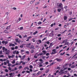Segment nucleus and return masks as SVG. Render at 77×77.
I'll use <instances>...</instances> for the list:
<instances>
[{
  "instance_id": "42",
  "label": "nucleus",
  "mask_w": 77,
  "mask_h": 77,
  "mask_svg": "<svg viewBox=\"0 0 77 77\" xmlns=\"http://www.w3.org/2000/svg\"><path fill=\"white\" fill-rule=\"evenodd\" d=\"M26 47L27 48H30V46L29 45H26Z\"/></svg>"
},
{
  "instance_id": "14",
  "label": "nucleus",
  "mask_w": 77,
  "mask_h": 77,
  "mask_svg": "<svg viewBox=\"0 0 77 77\" xmlns=\"http://www.w3.org/2000/svg\"><path fill=\"white\" fill-rule=\"evenodd\" d=\"M38 32L37 31L33 33V35H36V34H37V33H38Z\"/></svg>"
},
{
  "instance_id": "15",
  "label": "nucleus",
  "mask_w": 77,
  "mask_h": 77,
  "mask_svg": "<svg viewBox=\"0 0 77 77\" xmlns=\"http://www.w3.org/2000/svg\"><path fill=\"white\" fill-rule=\"evenodd\" d=\"M65 54V52H64L63 53H61L60 54V56H63Z\"/></svg>"
},
{
  "instance_id": "62",
  "label": "nucleus",
  "mask_w": 77,
  "mask_h": 77,
  "mask_svg": "<svg viewBox=\"0 0 77 77\" xmlns=\"http://www.w3.org/2000/svg\"><path fill=\"white\" fill-rule=\"evenodd\" d=\"M46 44H50V42L48 41L46 42Z\"/></svg>"
},
{
  "instance_id": "8",
  "label": "nucleus",
  "mask_w": 77,
  "mask_h": 77,
  "mask_svg": "<svg viewBox=\"0 0 77 77\" xmlns=\"http://www.w3.org/2000/svg\"><path fill=\"white\" fill-rule=\"evenodd\" d=\"M26 57V55H24L22 56V58L20 59L21 60H24V59Z\"/></svg>"
},
{
  "instance_id": "10",
  "label": "nucleus",
  "mask_w": 77,
  "mask_h": 77,
  "mask_svg": "<svg viewBox=\"0 0 77 77\" xmlns=\"http://www.w3.org/2000/svg\"><path fill=\"white\" fill-rule=\"evenodd\" d=\"M42 53H43V55H45L46 53H47V52L45 51H42Z\"/></svg>"
},
{
  "instance_id": "30",
  "label": "nucleus",
  "mask_w": 77,
  "mask_h": 77,
  "mask_svg": "<svg viewBox=\"0 0 77 77\" xmlns=\"http://www.w3.org/2000/svg\"><path fill=\"white\" fill-rule=\"evenodd\" d=\"M60 71L61 72V74H63V71L62 69H61Z\"/></svg>"
},
{
  "instance_id": "36",
  "label": "nucleus",
  "mask_w": 77,
  "mask_h": 77,
  "mask_svg": "<svg viewBox=\"0 0 77 77\" xmlns=\"http://www.w3.org/2000/svg\"><path fill=\"white\" fill-rule=\"evenodd\" d=\"M74 76V77H77V74L75 73L73 75Z\"/></svg>"
},
{
  "instance_id": "52",
  "label": "nucleus",
  "mask_w": 77,
  "mask_h": 77,
  "mask_svg": "<svg viewBox=\"0 0 77 77\" xmlns=\"http://www.w3.org/2000/svg\"><path fill=\"white\" fill-rule=\"evenodd\" d=\"M54 62H53V63H51L50 64V66H51L52 65H53L54 64Z\"/></svg>"
},
{
  "instance_id": "17",
  "label": "nucleus",
  "mask_w": 77,
  "mask_h": 77,
  "mask_svg": "<svg viewBox=\"0 0 77 77\" xmlns=\"http://www.w3.org/2000/svg\"><path fill=\"white\" fill-rule=\"evenodd\" d=\"M42 55H43V53H41L40 54H38L37 55V56H42Z\"/></svg>"
},
{
  "instance_id": "25",
  "label": "nucleus",
  "mask_w": 77,
  "mask_h": 77,
  "mask_svg": "<svg viewBox=\"0 0 77 77\" xmlns=\"http://www.w3.org/2000/svg\"><path fill=\"white\" fill-rule=\"evenodd\" d=\"M20 52L21 53H23V52H24V51L23 49H22L20 50Z\"/></svg>"
},
{
  "instance_id": "57",
  "label": "nucleus",
  "mask_w": 77,
  "mask_h": 77,
  "mask_svg": "<svg viewBox=\"0 0 77 77\" xmlns=\"http://www.w3.org/2000/svg\"><path fill=\"white\" fill-rule=\"evenodd\" d=\"M63 46V45H61L59 46L60 48H61Z\"/></svg>"
},
{
  "instance_id": "16",
  "label": "nucleus",
  "mask_w": 77,
  "mask_h": 77,
  "mask_svg": "<svg viewBox=\"0 0 77 77\" xmlns=\"http://www.w3.org/2000/svg\"><path fill=\"white\" fill-rule=\"evenodd\" d=\"M63 19L64 20H66L67 19V17L64 16L63 17Z\"/></svg>"
},
{
  "instance_id": "44",
  "label": "nucleus",
  "mask_w": 77,
  "mask_h": 77,
  "mask_svg": "<svg viewBox=\"0 0 77 77\" xmlns=\"http://www.w3.org/2000/svg\"><path fill=\"white\" fill-rule=\"evenodd\" d=\"M15 40H16V42H18V41H19L18 40V39H16Z\"/></svg>"
},
{
  "instance_id": "9",
  "label": "nucleus",
  "mask_w": 77,
  "mask_h": 77,
  "mask_svg": "<svg viewBox=\"0 0 77 77\" xmlns=\"http://www.w3.org/2000/svg\"><path fill=\"white\" fill-rule=\"evenodd\" d=\"M15 44L12 43H11L9 45V47H11V46L12 47H15Z\"/></svg>"
},
{
  "instance_id": "22",
  "label": "nucleus",
  "mask_w": 77,
  "mask_h": 77,
  "mask_svg": "<svg viewBox=\"0 0 77 77\" xmlns=\"http://www.w3.org/2000/svg\"><path fill=\"white\" fill-rule=\"evenodd\" d=\"M29 68L31 69H32V68H33V66H32V65H30L29 66Z\"/></svg>"
},
{
  "instance_id": "18",
  "label": "nucleus",
  "mask_w": 77,
  "mask_h": 77,
  "mask_svg": "<svg viewBox=\"0 0 77 77\" xmlns=\"http://www.w3.org/2000/svg\"><path fill=\"white\" fill-rule=\"evenodd\" d=\"M11 63L13 64L15 63V60H13V61H12V62H11Z\"/></svg>"
},
{
  "instance_id": "1",
  "label": "nucleus",
  "mask_w": 77,
  "mask_h": 77,
  "mask_svg": "<svg viewBox=\"0 0 77 77\" xmlns=\"http://www.w3.org/2000/svg\"><path fill=\"white\" fill-rule=\"evenodd\" d=\"M52 52L51 53V55H53V54H54L56 53H57V51H56V49H54L52 51Z\"/></svg>"
},
{
  "instance_id": "39",
  "label": "nucleus",
  "mask_w": 77,
  "mask_h": 77,
  "mask_svg": "<svg viewBox=\"0 0 77 77\" xmlns=\"http://www.w3.org/2000/svg\"><path fill=\"white\" fill-rule=\"evenodd\" d=\"M26 54H29V51H26Z\"/></svg>"
},
{
  "instance_id": "13",
  "label": "nucleus",
  "mask_w": 77,
  "mask_h": 77,
  "mask_svg": "<svg viewBox=\"0 0 77 77\" xmlns=\"http://www.w3.org/2000/svg\"><path fill=\"white\" fill-rule=\"evenodd\" d=\"M5 49L6 48H5V47H2V50H3V53H5Z\"/></svg>"
},
{
  "instance_id": "61",
  "label": "nucleus",
  "mask_w": 77,
  "mask_h": 77,
  "mask_svg": "<svg viewBox=\"0 0 77 77\" xmlns=\"http://www.w3.org/2000/svg\"><path fill=\"white\" fill-rule=\"evenodd\" d=\"M2 44H5V41H3L2 42Z\"/></svg>"
},
{
  "instance_id": "64",
  "label": "nucleus",
  "mask_w": 77,
  "mask_h": 77,
  "mask_svg": "<svg viewBox=\"0 0 77 77\" xmlns=\"http://www.w3.org/2000/svg\"><path fill=\"white\" fill-rule=\"evenodd\" d=\"M20 48H23V45H21L20 46Z\"/></svg>"
},
{
  "instance_id": "32",
  "label": "nucleus",
  "mask_w": 77,
  "mask_h": 77,
  "mask_svg": "<svg viewBox=\"0 0 77 77\" xmlns=\"http://www.w3.org/2000/svg\"><path fill=\"white\" fill-rule=\"evenodd\" d=\"M5 72H8L9 71H8V69H5Z\"/></svg>"
},
{
  "instance_id": "54",
  "label": "nucleus",
  "mask_w": 77,
  "mask_h": 77,
  "mask_svg": "<svg viewBox=\"0 0 77 77\" xmlns=\"http://www.w3.org/2000/svg\"><path fill=\"white\" fill-rule=\"evenodd\" d=\"M39 42V43H41V42H41V40H39L38 41Z\"/></svg>"
},
{
  "instance_id": "48",
  "label": "nucleus",
  "mask_w": 77,
  "mask_h": 77,
  "mask_svg": "<svg viewBox=\"0 0 77 77\" xmlns=\"http://www.w3.org/2000/svg\"><path fill=\"white\" fill-rule=\"evenodd\" d=\"M22 66H19V69H21V68H22Z\"/></svg>"
},
{
  "instance_id": "3",
  "label": "nucleus",
  "mask_w": 77,
  "mask_h": 77,
  "mask_svg": "<svg viewBox=\"0 0 77 77\" xmlns=\"http://www.w3.org/2000/svg\"><path fill=\"white\" fill-rule=\"evenodd\" d=\"M61 10H62V11H63V8H59L58 9L57 11L58 12H60V11H61Z\"/></svg>"
},
{
  "instance_id": "19",
  "label": "nucleus",
  "mask_w": 77,
  "mask_h": 77,
  "mask_svg": "<svg viewBox=\"0 0 77 77\" xmlns=\"http://www.w3.org/2000/svg\"><path fill=\"white\" fill-rule=\"evenodd\" d=\"M41 71H39L38 72L37 74V75H39V74H41Z\"/></svg>"
},
{
  "instance_id": "6",
  "label": "nucleus",
  "mask_w": 77,
  "mask_h": 77,
  "mask_svg": "<svg viewBox=\"0 0 77 77\" xmlns=\"http://www.w3.org/2000/svg\"><path fill=\"white\" fill-rule=\"evenodd\" d=\"M11 25H10L8 26H7L6 28V30H9L11 29Z\"/></svg>"
},
{
  "instance_id": "58",
  "label": "nucleus",
  "mask_w": 77,
  "mask_h": 77,
  "mask_svg": "<svg viewBox=\"0 0 77 77\" xmlns=\"http://www.w3.org/2000/svg\"><path fill=\"white\" fill-rule=\"evenodd\" d=\"M0 61L1 62H3V59H0Z\"/></svg>"
},
{
  "instance_id": "28",
  "label": "nucleus",
  "mask_w": 77,
  "mask_h": 77,
  "mask_svg": "<svg viewBox=\"0 0 77 77\" xmlns=\"http://www.w3.org/2000/svg\"><path fill=\"white\" fill-rule=\"evenodd\" d=\"M57 69H59V70L60 69V67L57 66Z\"/></svg>"
},
{
  "instance_id": "45",
  "label": "nucleus",
  "mask_w": 77,
  "mask_h": 77,
  "mask_svg": "<svg viewBox=\"0 0 77 77\" xmlns=\"http://www.w3.org/2000/svg\"><path fill=\"white\" fill-rule=\"evenodd\" d=\"M67 69H68V71H70V70H71V69L70 68H69Z\"/></svg>"
},
{
  "instance_id": "23",
  "label": "nucleus",
  "mask_w": 77,
  "mask_h": 77,
  "mask_svg": "<svg viewBox=\"0 0 77 77\" xmlns=\"http://www.w3.org/2000/svg\"><path fill=\"white\" fill-rule=\"evenodd\" d=\"M5 44H8V41H5Z\"/></svg>"
},
{
  "instance_id": "46",
  "label": "nucleus",
  "mask_w": 77,
  "mask_h": 77,
  "mask_svg": "<svg viewBox=\"0 0 77 77\" xmlns=\"http://www.w3.org/2000/svg\"><path fill=\"white\" fill-rule=\"evenodd\" d=\"M67 27V26L66 25H65L64 26V27L66 29V27Z\"/></svg>"
},
{
  "instance_id": "34",
  "label": "nucleus",
  "mask_w": 77,
  "mask_h": 77,
  "mask_svg": "<svg viewBox=\"0 0 77 77\" xmlns=\"http://www.w3.org/2000/svg\"><path fill=\"white\" fill-rule=\"evenodd\" d=\"M16 50H15L13 52V54H16Z\"/></svg>"
},
{
  "instance_id": "50",
  "label": "nucleus",
  "mask_w": 77,
  "mask_h": 77,
  "mask_svg": "<svg viewBox=\"0 0 77 77\" xmlns=\"http://www.w3.org/2000/svg\"><path fill=\"white\" fill-rule=\"evenodd\" d=\"M16 54H19V51H17L16 53Z\"/></svg>"
},
{
  "instance_id": "51",
  "label": "nucleus",
  "mask_w": 77,
  "mask_h": 77,
  "mask_svg": "<svg viewBox=\"0 0 77 77\" xmlns=\"http://www.w3.org/2000/svg\"><path fill=\"white\" fill-rule=\"evenodd\" d=\"M72 20V18H71L69 19V21H71V20Z\"/></svg>"
},
{
  "instance_id": "53",
  "label": "nucleus",
  "mask_w": 77,
  "mask_h": 77,
  "mask_svg": "<svg viewBox=\"0 0 77 77\" xmlns=\"http://www.w3.org/2000/svg\"><path fill=\"white\" fill-rule=\"evenodd\" d=\"M15 49L16 50L17 49H18V46H15Z\"/></svg>"
},
{
  "instance_id": "4",
  "label": "nucleus",
  "mask_w": 77,
  "mask_h": 77,
  "mask_svg": "<svg viewBox=\"0 0 77 77\" xmlns=\"http://www.w3.org/2000/svg\"><path fill=\"white\" fill-rule=\"evenodd\" d=\"M29 48L31 50H34V49H35V47L33 45H31V47Z\"/></svg>"
},
{
  "instance_id": "2",
  "label": "nucleus",
  "mask_w": 77,
  "mask_h": 77,
  "mask_svg": "<svg viewBox=\"0 0 77 77\" xmlns=\"http://www.w3.org/2000/svg\"><path fill=\"white\" fill-rule=\"evenodd\" d=\"M5 54H9V53L10 52V50H8L7 48H5Z\"/></svg>"
},
{
  "instance_id": "47",
  "label": "nucleus",
  "mask_w": 77,
  "mask_h": 77,
  "mask_svg": "<svg viewBox=\"0 0 77 77\" xmlns=\"http://www.w3.org/2000/svg\"><path fill=\"white\" fill-rule=\"evenodd\" d=\"M39 3V2H38L35 3V5H38Z\"/></svg>"
},
{
  "instance_id": "38",
  "label": "nucleus",
  "mask_w": 77,
  "mask_h": 77,
  "mask_svg": "<svg viewBox=\"0 0 77 77\" xmlns=\"http://www.w3.org/2000/svg\"><path fill=\"white\" fill-rule=\"evenodd\" d=\"M4 57V55H1L0 56V57Z\"/></svg>"
},
{
  "instance_id": "55",
  "label": "nucleus",
  "mask_w": 77,
  "mask_h": 77,
  "mask_svg": "<svg viewBox=\"0 0 77 77\" xmlns=\"http://www.w3.org/2000/svg\"><path fill=\"white\" fill-rule=\"evenodd\" d=\"M27 60H28V61H30V57H28Z\"/></svg>"
},
{
  "instance_id": "59",
  "label": "nucleus",
  "mask_w": 77,
  "mask_h": 77,
  "mask_svg": "<svg viewBox=\"0 0 77 77\" xmlns=\"http://www.w3.org/2000/svg\"><path fill=\"white\" fill-rule=\"evenodd\" d=\"M17 77H20V76H21V74H18V75H17Z\"/></svg>"
},
{
  "instance_id": "5",
  "label": "nucleus",
  "mask_w": 77,
  "mask_h": 77,
  "mask_svg": "<svg viewBox=\"0 0 77 77\" xmlns=\"http://www.w3.org/2000/svg\"><path fill=\"white\" fill-rule=\"evenodd\" d=\"M55 60H57V62H61V61H62V59L56 58L55 59Z\"/></svg>"
},
{
  "instance_id": "63",
  "label": "nucleus",
  "mask_w": 77,
  "mask_h": 77,
  "mask_svg": "<svg viewBox=\"0 0 77 77\" xmlns=\"http://www.w3.org/2000/svg\"><path fill=\"white\" fill-rule=\"evenodd\" d=\"M67 41H66V40H65L63 41V42H64V43L66 42Z\"/></svg>"
},
{
  "instance_id": "41",
  "label": "nucleus",
  "mask_w": 77,
  "mask_h": 77,
  "mask_svg": "<svg viewBox=\"0 0 77 77\" xmlns=\"http://www.w3.org/2000/svg\"><path fill=\"white\" fill-rule=\"evenodd\" d=\"M12 9H14V10H17V8L15 7H14L13 8H12Z\"/></svg>"
},
{
  "instance_id": "33",
  "label": "nucleus",
  "mask_w": 77,
  "mask_h": 77,
  "mask_svg": "<svg viewBox=\"0 0 77 77\" xmlns=\"http://www.w3.org/2000/svg\"><path fill=\"white\" fill-rule=\"evenodd\" d=\"M6 63H8V64L9 63V60H7Z\"/></svg>"
},
{
  "instance_id": "21",
  "label": "nucleus",
  "mask_w": 77,
  "mask_h": 77,
  "mask_svg": "<svg viewBox=\"0 0 77 77\" xmlns=\"http://www.w3.org/2000/svg\"><path fill=\"white\" fill-rule=\"evenodd\" d=\"M77 54H75L74 55H73L72 57V59H73V58H74V57L75 56H77Z\"/></svg>"
},
{
  "instance_id": "20",
  "label": "nucleus",
  "mask_w": 77,
  "mask_h": 77,
  "mask_svg": "<svg viewBox=\"0 0 77 77\" xmlns=\"http://www.w3.org/2000/svg\"><path fill=\"white\" fill-rule=\"evenodd\" d=\"M38 25L41 24H42V22H41V21H39V22H38Z\"/></svg>"
},
{
  "instance_id": "31",
  "label": "nucleus",
  "mask_w": 77,
  "mask_h": 77,
  "mask_svg": "<svg viewBox=\"0 0 77 77\" xmlns=\"http://www.w3.org/2000/svg\"><path fill=\"white\" fill-rule=\"evenodd\" d=\"M34 58H35V59H36V58H38V56H37L34 55Z\"/></svg>"
},
{
  "instance_id": "40",
  "label": "nucleus",
  "mask_w": 77,
  "mask_h": 77,
  "mask_svg": "<svg viewBox=\"0 0 77 77\" xmlns=\"http://www.w3.org/2000/svg\"><path fill=\"white\" fill-rule=\"evenodd\" d=\"M61 36V34H58L57 35V36H58V37H59V36Z\"/></svg>"
},
{
  "instance_id": "43",
  "label": "nucleus",
  "mask_w": 77,
  "mask_h": 77,
  "mask_svg": "<svg viewBox=\"0 0 77 77\" xmlns=\"http://www.w3.org/2000/svg\"><path fill=\"white\" fill-rule=\"evenodd\" d=\"M30 38H32L31 36H29L28 38V39L29 40Z\"/></svg>"
},
{
  "instance_id": "12",
  "label": "nucleus",
  "mask_w": 77,
  "mask_h": 77,
  "mask_svg": "<svg viewBox=\"0 0 77 77\" xmlns=\"http://www.w3.org/2000/svg\"><path fill=\"white\" fill-rule=\"evenodd\" d=\"M75 65H74L71 66L70 67V68H75Z\"/></svg>"
},
{
  "instance_id": "24",
  "label": "nucleus",
  "mask_w": 77,
  "mask_h": 77,
  "mask_svg": "<svg viewBox=\"0 0 77 77\" xmlns=\"http://www.w3.org/2000/svg\"><path fill=\"white\" fill-rule=\"evenodd\" d=\"M35 1V0H34V1L33 2V1H32L30 2V4H32Z\"/></svg>"
},
{
  "instance_id": "49",
  "label": "nucleus",
  "mask_w": 77,
  "mask_h": 77,
  "mask_svg": "<svg viewBox=\"0 0 77 77\" xmlns=\"http://www.w3.org/2000/svg\"><path fill=\"white\" fill-rule=\"evenodd\" d=\"M68 8V6H66L64 7V9H66V8Z\"/></svg>"
},
{
  "instance_id": "37",
  "label": "nucleus",
  "mask_w": 77,
  "mask_h": 77,
  "mask_svg": "<svg viewBox=\"0 0 77 77\" xmlns=\"http://www.w3.org/2000/svg\"><path fill=\"white\" fill-rule=\"evenodd\" d=\"M21 18H19L18 19V21H21Z\"/></svg>"
},
{
  "instance_id": "29",
  "label": "nucleus",
  "mask_w": 77,
  "mask_h": 77,
  "mask_svg": "<svg viewBox=\"0 0 77 77\" xmlns=\"http://www.w3.org/2000/svg\"><path fill=\"white\" fill-rule=\"evenodd\" d=\"M44 68H41L40 69V71H43V70H44Z\"/></svg>"
},
{
  "instance_id": "35",
  "label": "nucleus",
  "mask_w": 77,
  "mask_h": 77,
  "mask_svg": "<svg viewBox=\"0 0 77 77\" xmlns=\"http://www.w3.org/2000/svg\"><path fill=\"white\" fill-rule=\"evenodd\" d=\"M11 49L12 50H14L15 49V48L14 47H12L11 48Z\"/></svg>"
},
{
  "instance_id": "7",
  "label": "nucleus",
  "mask_w": 77,
  "mask_h": 77,
  "mask_svg": "<svg viewBox=\"0 0 77 77\" xmlns=\"http://www.w3.org/2000/svg\"><path fill=\"white\" fill-rule=\"evenodd\" d=\"M62 3H60L58 5V6L60 8H62L63 7L62 6Z\"/></svg>"
},
{
  "instance_id": "26",
  "label": "nucleus",
  "mask_w": 77,
  "mask_h": 77,
  "mask_svg": "<svg viewBox=\"0 0 77 77\" xmlns=\"http://www.w3.org/2000/svg\"><path fill=\"white\" fill-rule=\"evenodd\" d=\"M47 39V37H45L44 38H43L42 40V41H44V40H45Z\"/></svg>"
},
{
  "instance_id": "27",
  "label": "nucleus",
  "mask_w": 77,
  "mask_h": 77,
  "mask_svg": "<svg viewBox=\"0 0 77 77\" xmlns=\"http://www.w3.org/2000/svg\"><path fill=\"white\" fill-rule=\"evenodd\" d=\"M8 69L9 70H12V68L11 67H9L8 68Z\"/></svg>"
},
{
  "instance_id": "56",
  "label": "nucleus",
  "mask_w": 77,
  "mask_h": 77,
  "mask_svg": "<svg viewBox=\"0 0 77 77\" xmlns=\"http://www.w3.org/2000/svg\"><path fill=\"white\" fill-rule=\"evenodd\" d=\"M20 30H23V27H20Z\"/></svg>"
},
{
  "instance_id": "11",
  "label": "nucleus",
  "mask_w": 77,
  "mask_h": 77,
  "mask_svg": "<svg viewBox=\"0 0 77 77\" xmlns=\"http://www.w3.org/2000/svg\"><path fill=\"white\" fill-rule=\"evenodd\" d=\"M39 61L40 62H41L40 63V64H42L43 63V60H42V59H40Z\"/></svg>"
},
{
  "instance_id": "60",
  "label": "nucleus",
  "mask_w": 77,
  "mask_h": 77,
  "mask_svg": "<svg viewBox=\"0 0 77 77\" xmlns=\"http://www.w3.org/2000/svg\"><path fill=\"white\" fill-rule=\"evenodd\" d=\"M25 72H26V71H23L22 72V74H24V73Z\"/></svg>"
}]
</instances>
